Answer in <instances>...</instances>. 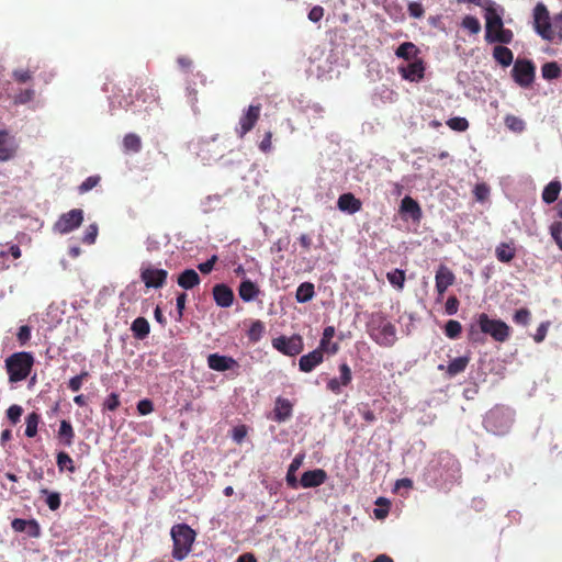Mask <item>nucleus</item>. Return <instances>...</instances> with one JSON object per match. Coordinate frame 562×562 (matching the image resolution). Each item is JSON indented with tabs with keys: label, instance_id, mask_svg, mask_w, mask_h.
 <instances>
[{
	"label": "nucleus",
	"instance_id": "nucleus-1",
	"mask_svg": "<svg viewBox=\"0 0 562 562\" xmlns=\"http://www.w3.org/2000/svg\"><path fill=\"white\" fill-rule=\"evenodd\" d=\"M476 324L479 330L474 325H472L469 330V339L474 342L480 341V333L491 336L497 342H505L512 333L510 327L505 322L490 318L485 313L479 314Z\"/></svg>",
	"mask_w": 562,
	"mask_h": 562
},
{
	"label": "nucleus",
	"instance_id": "nucleus-2",
	"mask_svg": "<svg viewBox=\"0 0 562 562\" xmlns=\"http://www.w3.org/2000/svg\"><path fill=\"white\" fill-rule=\"evenodd\" d=\"M367 331L371 339L382 347H392L396 341V328L382 312L370 314Z\"/></svg>",
	"mask_w": 562,
	"mask_h": 562
},
{
	"label": "nucleus",
	"instance_id": "nucleus-3",
	"mask_svg": "<svg viewBox=\"0 0 562 562\" xmlns=\"http://www.w3.org/2000/svg\"><path fill=\"white\" fill-rule=\"evenodd\" d=\"M485 19V41L490 44L501 43L510 44L514 40V33L504 27L502 15L497 12L495 5L486 8Z\"/></svg>",
	"mask_w": 562,
	"mask_h": 562
},
{
	"label": "nucleus",
	"instance_id": "nucleus-4",
	"mask_svg": "<svg viewBox=\"0 0 562 562\" xmlns=\"http://www.w3.org/2000/svg\"><path fill=\"white\" fill-rule=\"evenodd\" d=\"M172 558L177 561L184 560L192 550L195 541V531L187 524H176L171 527Z\"/></svg>",
	"mask_w": 562,
	"mask_h": 562
},
{
	"label": "nucleus",
	"instance_id": "nucleus-5",
	"mask_svg": "<svg viewBox=\"0 0 562 562\" xmlns=\"http://www.w3.org/2000/svg\"><path fill=\"white\" fill-rule=\"evenodd\" d=\"M34 366V357L31 352H14L5 359V370L11 383L25 380Z\"/></svg>",
	"mask_w": 562,
	"mask_h": 562
},
{
	"label": "nucleus",
	"instance_id": "nucleus-6",
	"mask_svg": "<svg viewBox=\"0 0 562 562\" xmlns=\"http://www.w3.org/2000/svg\"><path fill=\"white\" fill-rule=\"evenodd\" d=\"M533 26L543 40L552 41L554 38L553 21L551 22L549 11L541 2L537 3L533 9Z\"/></svg>",
	"mask_w": 562,
	"mask_h": 562
},
{
	"label": "nucleus",
	"instance_id": "nucleus-7",
	"mask_svg": "<svg viewBox=\"0 0 562 562\" xmlns=\"http://www.w3.org/2000/svg\"><path fill=\"white\" fill-rule=\"evenodd\" d=\"M514 81L521 88H529L536 77V66L530 59L517 58L512 69Z\"/></svg>",
	"mask_w": 562,
	"mask_h": 562
},
{
	"label": "nucleus",
	"instance_id": "nucleus-8",
	"mask_svg": "<svg viewBox=\"0 0 562 562\" xmlns=\"http://www.w3.org/2000/svg\"><path fill=\"white\" fill-rule=\"evenodd\" d=\"M484 426L495 435H504L510 427V420L503 409L494 408L486 414Z\"/></svg>",
	"mask_w": 562,
	"mask_h": 562
},
{
	"label": "nucleus",
	"instance_id": "nucleus-9",
	"mask_svg": "<svg viewBox=\"0 0 562 562\" xmlns=\"http://www.w3.org/2000/svg\"><path fill=\"white\" fill-rule=\"evenodd\" d=\"M272 346L281 353L290 357L301 353L304 348L303 338L296 334L291 337H277L272 340Z\"/></svg>",
	"mask_w": 562,
	"mask_h": 562
},
{
	"label": "nucleus",
	"instance_id": "nucleus-10",
	"mask_svg": "<svg viewBox=\"0 0 562 562\" xmlns=\"http://www.w3.org/2000/svg\"><path fill=\"white\" fill-rule=\"evenodd\" d=\"M83 221V212L80 209L70 210L60 215L54 225V229L60 234H67L79 227Z\"/></svg>",
	"mask_w": 562,
	"mask_h": 562
},
{
	"label": "nucleus",
	"instance_id": "nucleus-11",
	"mask_svg": "<svg viewBox=\"0 0 562 562\" xmlns=\"http://www.w3.org/2000/svg\"><path fill=\"white\" fill-rule=\"evenodd\" d=\"M261 112V104H251L248 109L243 113L239 119V126L236 128V133L239 137H244L247 133H249L258 122Z\"/></svg>",
	"mask_w": 562,
	"mask_h": 562
},
{
	"label": "nucleus",
	"instance_id": "nucleus-12",
	"mask_svg": "<svg viewBox=\"0 0 562 562\" xmlns=\"http://www.w3.org/2000/svg\"><path fill=\"white\" fill-rule=\"evenodd\" d=\"M435 281L438 293L437 302H441L447 289L454 284L456 276L447 266L440 265L436 271Z\"/></svg>",
	"mask_w": 562,
	"mask_h": 562
},
{
	"label": "nucleus",
	"instance_id": "nucleus-13",
	"mask_svg": "<svg viewBox=\"0 0 562 562\" xmlns=\"http://www.w3.org/2000/svg\"><path fill=\"white\" fill-rule=\"evenodd\" d=\"M168 272L164 269L146 268L142 270L140 278L147 288H161L166 283Z\"/></svg>",
	"mask_w": 562,
	"mask_h": 562
},
{
	"label": "nucleus",
	"instance_id": "nucleus-14",
	"mask_svg": "<svg viewBox=\"0 0 562 562\" xmlns=\"http://www.w3.org/2000/svg\"><path fill=\"white\" fill-rule=\"evenodd\" d=\"M207 366L210 369L218 372H224L228 370H234L235 368H239L238 362L228 356H223L220 353H211L207 356Z\"/></svg>",
	"mask_w": 562,
	"mask_h": 562
},
{
	"label": "nucleus",
	"instance_id": "nucleus-15",
	"mask_svg": "<svg viewBox=\"0 0 562 562\" xmlns=\"http://www.w3.org/2000/svg\"><path fill=\"white\" fill-rule=\"evenodd\" d=\"M398 71L403 79L412 82H418L425 76L424 60L417 58L413 63L408 64L406 67H400Z\"/></svg>",
	"mask_w": 562,
	"mask_h": 562
},
{
	"label": "nucleus",
	"instance_id": "nucleus-16",
	"mask_svg": "<svg viewBox=\"0 0 562 562\" xmlns=\"http://www.w3.org/2000/svg\"><path fill=\"white\" fill-rule=\"evenodd\" d=\"M327 480V473L323 469L305 471L300 480V484L304 488L317 487Z\"/></svg>",
	"mask_w": 562,
	"mask_h": 562
},
{
	"label": "nucleus",
	"instance_id": "nucleus-17",
	"mask_svg": "<svg viewBox=\"0 0 562 562\" xmlns=\"http://www.w3.org/2000/svg\"><path fill=\"white\" fill-rule=\"evenodd\" d=\"M293 405L288 398L277 397L272 419L284 423L292 416Z\"/></svg>",
	"mask_w": 562,
	"mask_h": 562
},
{
	"label": "nucleus",
	"instance_id": "nucleus-18",
	"mask_svg": "<svg viewBox=\"0 0 562 562\" xmlns=\"http://www.w3.org/2000/svg\"><path fill=\"white\" fill-rule=\"evenodd\" d=\"M324 360V353L322 350L315 349L307 355H304L299 360L300 370L303 372L313 371Z\"/></svg>",
	"mask_w": 562,
	"mask_h": 562
},
{
	"label": "nucleus",
	"instance_id": "nucleus-19",
	"mask_svg": "<svg viewBox=\"0 0 562 562\" xmlns=\"http://www.w3.org/2000/svg\"><path fill=\"white\" fill-rule=\"evenodd\" d=\"M213 297L218 306L229 307L234 301V293L226 284H216L213 288Z\"/></svg>",
	"mask_w": 562,
	"mask_h": 562
},
{
	"label": "nucleus",
	"instance_id": "nucleus-20",
	"mask_svg": "<svg viewBox=\"0 0 562 562\" xmlns=\"http://www.w3.org/2000/svg\"><path fill=\"white\" fill-rule=\"evenodd\" d=\"M16 151L14 139L7 131H0V161L11 159Z\"/></svg>",
	"mask_w": 562,
	"mask_h": 562
},
{
	"label": "nucleus",
	"instance_id": "nucleus-21",
	"mask_svg": "<svg viewBox=\"0 0 562 562\" xmlns=\"http://www.w3.org/2000/svg\"><path fill=\"white\" fill-rule=\"evenodd\" d=\"M337 206L342 212L355 214L361 210L362 202L352 193H344L338 198Z\"/></svg>",
	"mask_w": 562,
	"mask_h": 562
},
{
	"label": "nucleus",
	"instance_id": "nucleus-22",
	"mask_svg": "<svg viewBox=\"0 0 562 562\" xmlns=\"http://www.w3.org/2000/svg\"><path fill=\"white\" fill-rule=\"evenodd\" d=\"M335 336V327L327 326L324 331L322 339L319 341L318 350H322L323 353L335 355L339 350V346L337 342H331L333 337Z\"/></svg>",
	"mask_w": 562,
	"mask_h": 562
},
{
	"label": "nucleus",
	"instance_id": "nucleus-23",
	"mask_svg": "<svg viewBox=\"0 0 562 562\" xmlns=\"http://www.w3.org/2000/svg\"><path fill=\"white\" fill-rule=\"evenodd\" d=\"M75 429L69 420L63 419L57 431L58 442L65 447H71L75 441Z\"/></svg>",
	"mask_w": 562,
	"mask_h": 562
},
{
	"label": "nucleus",
	"instance_id": "nucleus-24",
	"mask_svg": "<svg viewBox=\"0 0 562 562\" xmlns=\"http://www.w3.org/2000/svg\"><path fill=\"white\" fill-rule=\"evenodd\" d=\"M200 276L193 269H186L178 277V284L184 290H190L200 284Z\"/></svg>",
	"mask_w": 562,
	"mask_h": 562
},
{
	"label": "nucleus",
	"instance_id": "nucleus-25",
	"mask_svg": "<svg viewBox=\"0 0 562 562\" xmlns=\"http://www.w3.org/2000/svg\"><path fill=\"white\" fill-rule=\"evenodd\" d=\"M259 292V288L250 280H244L238 288V294L245 302L255 300Z\"/></svg>",
	"mask_w": 562,
	"mask_h": 562
},
{
	"label": "nucleus",
	"instance_id": "nucleus-26",
	"mask_svg": "<svg viewBox=\"0 0 562 562\" xmlns=\"http://www.w3.org/2000/svg\"><path fill=\"white\" fill-rule=\"evenodd\" d=\"M493 57L503 67H508L514 60L513 52L504 45H497L493 48Z\"/></svg>",
	"mask_w": 562,
	"mask_h": 562
},
{
	"label": "nucleus",
	"instance_id": "nucleus-27",
	"mask_svg": "<svg viewBox=\"0 0 562 562\" xmlns=\"http://www.w3.org/2000/svg\"><path fill=\"white\" fill-rule=\"evenodd\" d=\"M562 186L558 180L549 182L542 191V201L547 204L555 202L561 192Z\"/></svg>",
	"mask_w": 562,
	"mask_h": 562
},
{
	"label": "nucleus",
	"instance_id": "nucleus-28",
	"mask_svg": "<svg viewBox=\"0 0 562 562\" xmlns=\"http://www.w3.org/2000/svg\"><path fill=\"white\" fill-rule=\"evenodd\" d=\"M418 54V47L412 42L402 43L395 50L396 57L405 60L417 59Z\"/></svg>",
	"mask_w": 562,
	"mask_h": 562
},
{
	"label": "nucleus",
	"instance_id": "nucleus-29",
	"mask_svg": "<svg viewBox=\"0 0 562 562\" xmlns=\"http://www.w3.org/2000/svg\"><path fill=\"white\" fill-rule=\"evenodd\" d=\"M470 362L469 356H462L453 359L446 368L447 374L452 378L463 372Z\"/></svg>",
	"mask_w": 562,
	"mask_h": 562
},
{
	"label": "nucleus",
	"instance_id": "nucleus-30",
	"mask_svg": "<svg viewBox=\"0 0 562 562\" xmlns=\"http://www.w3.org/2000/svg\"><path fill=\"white\" fill-rule=\"evenodd\" d=\"M20 256V248H0V270L8 269Z\"/></svg>",
	"mask_w": 562,
	"mask_h": 562
},
{
	"label": "nucleus",
	"instance_id": "nucleus-31",
	"mask_svg": "<svg viewBox=\"0 0 562 562\" xmlns=\"http://www.w3.org/2000/svg\"><path fill=\"white\" fill-rule=\"evenodd\" d=\"M401 212L409 214L413 220H417L422 215V210L417 201L411 196H405L401 202Z\"/></svg>",
	"mask_w": 562,
	"mask_h": 562
},
{
	"label": "nucleus",
	"instance_id": "nucleus-32",
	"mask_svg": "<svg viewBox=\"0 0 562 562\" xmlns=\"http://www.w3.org/2000/svg\"><path fill=\"white\" fill-rule=\"evenodd\" d=\"M41 423V415L36 412L27 414L25 417V431L24 435L27 438H34L38 431V425Z\"/></svg>",
	"mask_w": 562,
	"mask_h": 562
},
{
	"label": "nucleus",
	"instance_id": "nucleus-33",
	"mask_svg": "<svg viewBox=\"0 0 562 562\" xmlns=\"http://www.w3.org/2000/svg\"><path fill=\"white\" fill-rule=\"evenodd\" d=\"M315 295L314 284L311 282L301 283L295 292V299L299 303H306L311 301Z\"/></svg>",
	"mask_w": 562,
	"mask_h": 562
},
{
	"label": "nucleus",
	"instance_id": "nucleus-34",
	"mask_svg": "<svg viewBox=\"0 0 562 562\" xmlns=\"http://www.w3.org/2000/svg\"><path fill=\"white\" fill-rule=\"evenodd\" d=\"M131 329L133 331V335L137 339H144L148 336L150 326L146 318L144 317H137L132 323Z\"/></svg>",
	"mask_w": 562,
	"mask_h": 562
},
{
	"label": "nucleus",
	"instance_id": "nucleus-35",
	"mask_svg": "<svg viewBox=\"0 0 562 562\" xmlns=\"http://www.w3.org/2000/svg\"><path fill=\"white\" fill-rule=\"evenodd\" d=\"M302 461H303V456H296L290 467H289V470H288V473H286V483L290 487L292 488H296L297 487V480H296V476H295V471L299 470V468L302 465Z\"/></svg>",
	"mask_w": 562,
	"mask_h": 562
},
{
	"label": "nucleus",
	"instance_id": "nucleus-36",
	"mask_svg": "<svg viewBox=\"0 0 562 562\" xmlns=\"http://www.w3.org/2000/svg\"><path fill=\"white\" fill-rule=\"evenodd\" d=\"M123 147L125 151L138 153L142 149L140 137L134 133L126 134L123 138Z\"/></svg>",
	"mask_w": 562,
	"mask_h": 562
},
{
	"label": "nucleus",
	"instance_id": "nucleus-37",
	"mask_svg": "<svg viewBox=\"0 0 562 562\" xmlns=\"http://www.w3.org/2000/svg\"><path fill=\"white\" fill-rule=\"evenodd\" d=\"M56 463L59 469V471L67 470L70 473L76 472V467L74 464L72 459L70 456L65 451H59L56 456Z\"/></svg>",
	"mask_w": 562,
	"mask_h": 562
},
{
	"label": "nucleus",
	"instance_id": "nucleus-38",
	"mask_svg": "<svg viewBox=\"0 0 562 562\" xmlns=\"http://www.w3.org/2000/svg\"><path fill=\"white\" fill-rule=\"evenodd\" d=\"M542 77L547 80L557 79L561 75V68L555 61H549L541 67Z\"/></svg>",
	"mask_w": 562,
	"mask_h": 562
},
{
	"label": "nucleus",
	"instance_id": "nucleus-39",
	"mask_svg": "<svg viewBox=\"0 0 562 562\" xmlns=\"http://www.w3.org/2000/svg\"><path fill=\"white\" fill-rule=\"evenodd\" d=\"M504 122L506 127L515 133H520L525 130V122L516 115H506Z\"/></svg>",
	"mask_w": 562,
	"mask_h": 562
},
{
	"label": "nucleus",
	"instance_id": "nucleus-40",
	"mask_svg": "<svg viewBox=\"0 0 562 562\" xmlns=\"http://www.w3.org/2000/svg\"><path fill=\"white\" fill-rule=\"evenodd\" d=\"M42 494L46 495V504L50 510H57L60 507V494L57 492H49L46 488L41 490Z\"/></svg>",
	"mask_w": 562,
	"mask_h": 562
},
{
	"label": "nucleus",
	"instance_id": "nucleus-41",
	"mask_svg": "<svg viewBox=\"0 0 562 562\" xmlns=\"http://www.w3.org/2000/svg\"><path fill=\"white\" fill-rule=\"evenodd\" d=\"M462 331V326L460 322L450 319L445 325V334L450 339H456L460 336Z\"/></svg>",
	"mask_w": 562,
	"mask_h": 562
},
{
	"label": "nucleus",
	"instance_id": "nucleus-42",
	"mask_svg": "<svg viewBox=\"0 0 562 562\" xmlns=\"http://www.w3.org/2000/svg\"><path fill=\"white\" fill-rule=\"evenodd\" d=\"M386 278L392 285L403 289L405 282V272L403 270L395 269L390 271L387 272Z\"/></svg>",
	"mask_w": 562,
	"mask_h": 562
},
{
	"label": "nucleus",
	"instance_id": "nucleus-43",
	"mask_svg": "<svg viewBox=\"0 0 562 562\" xmlns=\"http://www.w3.org/2000/svg\"><path fill=\"white\" fill-rule=\"evenodd\" d=\"M461 25L472 34H477L481 31L480 21L473 15H465Z\"/></svg>",
	"mask_w": 562,
	"mask_h": 562
},
{
	"label": "nucleus",
	"instance_id": "nucleus-44",
	"mask_svg": "<svg viewBox=\"0 0 562 562\" xmlns=\"http://www.w3.org/2000/svg\"><path fill=\"white\" fill-rule=\"evenodd\" d=\"M35 97V90L34 89H24L20 90L13 98L14 104H26L31 102Z\"/></svg>",
	"mask_w": 562,
	"mask_h": 562
},
{
	"label": "nucleus",
	"instance_id": "nucleus-45",
	"mask_svg": "<svg viewBox=\"0 0 562 562\" xmlns=\"http://www.w3.org/2000/svg\"><path fill=\"white\" fill-rule=\"evenodd\" d=\"M447 125L457 132H464L469 128V122L465 117H451L447 121Z\"/></svg>",
	"mask_w": 562,
	"mask_h": 562
},
{
	"label": "nucleus",
	"instance_id": "nucleus-46",
	"mask_svg": "<svg viewBox=\"0 0 562 562\" xmlns=\"http://www.w3.org/2000/svg\"><path fill=\"white\" fill-rule=\"evenodd\" d=\"M531 319V313L528 308H519L515 312L513 316V321L522 326H527L530 323Z\"/></svg>",
	"mask_w": 562,
	"mask_h": 562
},
{
	"label": "nucleus",
	"instance_id": "nucleus-47",
	"mask_svg": "<svg viewBox=\"0 0 562 562\" xmlns=\"http://www.w3.org/2000/svg\"><path fill=\"white\" fill-rule=\"evenodd\" d=\"M22 414L23 408L18 404L11 405L5 412L7 418L12 425H16L20 422Z\"/></svg>",
	"mask_w": 562,
	"mask_h": 562
},
{
	"label": "nucleus",
	"instance_id": "nucleus-48",
	"mask_svg": "<svg viewBox=\"0 0 562 562\" xmlns=\"http://www.w3.org/2000/svg\"><path fill=\"white\" fill-rule=\"evenodd\" d=\"M265 331V326L261 321H256L251 324L248 331L249 339L251 341H258Z\"/></svg>",
	"mask_w": 562,
	"mask_h": 562
},
{
	"label": "nucleus",
	"instance_id": "nucleus-49",
	"mask_svg": "<svg viewBox=\"0 0 562 562\" xmlns=\"http://www.w3.org/2000/svg\"><path fill=\"white\" fill-rule=\"evenodd\" d=\"M100 176H90L88 177L79 187H78V191L79 193H86L90 190H92L93 188H95L99 183H100Z\"/></svg>",
	"mask_w": 562,
	"mask_h": 562
},
{
	"label": "nucleus",
	"instance_id": "nucleus-50",
	"mask_svg": "<svg viewBox=\"0 0 562 562\" xmlns=\"http://www.w3.org/2000/svg\"><path fill=\"white\" fill-rule=\"evenodd\" d=\"M88 376H89V372L88 371H82L80 374H78L76 376H72L69 380L68 387L72 392H78L81 389L83 381L87 380Z\"/></svg>",
	"mask_w": 562,
	"mask_h": 562
},
{
	"label": "nucleus",
	"instance_id": "nucleus-51",
	"mask_svg": "<svg viewBox=\"0 0 562 562\" xmlns=\"http://www.w3.org/2000/svg\"><path fill=\"white\" fill-rule=\"evenodd\" d=\"M339 372H340L339 381L341 382V384L344 386H348L352 380V373H351L350 367L345 362L340 363Z\"/></svg>",
	"mask_w": 562,
	"mask_h": 562
},
{
	"label": "nucleus",
	"instance_id": "nucleus-52",
	"mask_svg": "<svg viewBox=\"0 0 562 562\" xmlns=\"http://www.w3.org/2000/svg\"><path fill=\"white\" fill-rule=\"evenodd\" d=\"M98 232H99L98 225L90 224L85 231L82 241L85 244H89V245L95 243Z\"/></svg>",
	"mask_w": 562,
	"mask_h": 562
},
{
	"label": "nucleus",
	"instance_id": "nucleus-53",
	"mask_svg": "<svg viewBox=\"0 0 562 562\" xmlns=\"http://www.w3.org/2000/svg\"><path fill=\"white\" fill-rule=\"evenodd\" d=\"M515 257V248H496V258L502 262H509Z\"/></svg>",
	"mask_w": 562,
	"mask_h": 562
},
{
	"label": "nucleus",
	"instance_id": "nucleus-54",
	"mask_svg": "<svg viewBox=\"0 0 562 562\" xmlns=\"http://www.w3.org/2000/svg\"><path fill=\"white\" fill-rule=\"evenodd\" d=\"M550 233L557 246H562V223L554 222L550 226Z\"/></svg>",
	"mask_w": 562,
	"mask_h": 562
},
{
	"label": "nucleus",
	"instance_id": "nucleus-55",
	"mask_svg": "<svg viewBox=\"0 0 562 562\" xmlns=\"http://www.w3.org/2000/svg\"><path fill=\"white\" fill-rule=\"evenodd\" d=\"M12 77L19 83H25L32 79V71L29 69H15Z\"/></svg>",
	"mask_w": 562,
	"mask_h": 562
},
{
	"label": "nucleus",
	"instance_id": "nucleus-56",
	"mask_svg": "<svg viewBox=\"0 0 562 562\" xmlns=\"http://www.w3.org/2000/svg\"><path fill=\"white\" fill-rule=\"evenodd\" d=\"M460 302L456 295H451L446 301L445 310L448 315L457 314L459 310Z\"/></svg>",
	"mask_w": 562,
	"mask_h": 562
},
{
	"label": "nucleus",
	"instance_id": "nucleus-57",
	"mask_svg": "<svg viewBox=\"0 0 562 562\" xmlns=\"http://www.w3.org/2000/svg\"><path fill=\"white\" fill-rule=\"evenodd\" d=\"M16 339L21 346H24L31 339V327L23 325L19 328Z\"/></svg>",
	"mask_w": 562,
	"mask_h": 562
},
{
	"label": "nucleus",
	"instance_id": "nucleus-58",
	"mask_svg": "<svg viewBox=\"0 0 562 562\" xmlns=\"http://www.w3.org/2000/svg\"><path fill=\"white\" fill-rule=\"evenodd\" d=\"M549 326H550V322H543L538 326L536 334L533 335V340L537 344H540L544 340L548 329H549Z\"/></svg>",
	"mask_w": 562,
	"mask_h": 562
},
{
	"label": "nucleus",
	"instance_id": "nucleus-59",
	"mask_svg": "<svg viewBox=\"0 0 562 562\" xmlns=\"http://www.w3.org/2000/svg\"><path fill=\"white\" fill-rule=\"evenodd\" d=\"M120 406V398H119V395L116 393H111L104 404H103V409H106V411H115L117 407Z\"/></svg>",
	"mask_w": 562,
	"mask_h": 562
},
{
	"label": "nucleus",
	"instance_id": "nucleus-60",
	"mask_svg": "<svg viewBox=\"0 0 562 562\" xmlns=\"http://www.w3.org/2000/svg\"><path fill=\"white\" fill-rule=\"evenodd\" d=\"M473 192L477 201H484L490 194V188L485 183H479Z\"/></svg>",
	"mask_w": 562,
	"mask_h": 562
},
{
	"label": "nucleus",
	"instance_id": "nucleus-61",
	"mask_svg": "<svg viewBox=\"0 0 562 562\" xmlns=\"http://www.w3.org/2000/svg\"><path fill=\"white\" fill-rule=\"evenodd\" d=\"M358 412L367 423H374L376 420L374 412L369 408L368 404H362Z\"/></svg>",
	"mask_w": 562,
	"mask_h": 562
},
{
	"label": "nucleus",
	"instance_id": "nucleus-62",
	"mask_svg": "<svg viewBox=\"0 0 562 562\" xmlns=\"http://www.w3.org/2000/svg\"><path fill=\"white\" fill-rule=\"evenodd\" d=\"M154 411V404L148 398H145V400H140L138 403H137V412L140 414V415H148L150 414L151 412Z\"/></svg>",
	"mask_w": 562,
	"mask_h": 562
},
{
	"label": "nucleus",
	"instance_id": "nucleus-63",
	"mask_svg": "<svg viewBox=\"0 0 562 562\" xmlns=\"http://www.w3.org/2000/svg\"><path fill=\"white\" fill-rule=\"evenodd\" d=\"M324 12H325V10H324L323 7L315 5L308 12V15H307L308 20L314 22V23H317V22H319L323 19Z\"/></svg>",
	"mask_w": 562,
	"mask_h": 562
},
{
	"label": "nucleus",
	"instance_id": "nucleus-64",
	"mask_svg": "<svg viewBox=\"0 0 562 562\" xmlns=\"http://www.w3.org/2000/svg\"><path fill=\"white\" fill-rule=\"evenodd\" d=\"M217 261V256L216 255H213L210 259H207L205 262H202L198 266L199 270L204 273V274H207L210 273L213 268H214V265L215 262Z\"/></svg>",
	"mask_w": 562,
	"mask_h": 562
}]
</instances>
